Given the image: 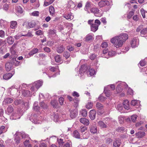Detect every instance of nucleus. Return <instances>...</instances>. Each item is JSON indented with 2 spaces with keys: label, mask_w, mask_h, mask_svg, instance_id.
<instances>
[{
  "label": "nucleus",
  "mask_w": 147,
  "mask_h": 147,
  "mask_svg": "<svg viewBox=\"0 0 147 147\" xmlns=\"http://www.w3.org/2000/svg\"><path fill=\"white\" fill-rule=\"evenodd\" d=\"M22 115V114L20 113L19 110H18L13 114V119H19Z\"/></svg>",
  "instance_id": "9b49d317"
},
{
  "label": "nucleus",
  "mask_w": 147,
  "mask_h": 147,
  "mask_svg": "<svg viewBox=\"0 0 147 147\" xmlns=\"http://www.w3.org/2000/svg\"><path fill=\"white\" fill-rule=\"evenodd\" d=\"M40 107L38 106V102L37 101L34 102L33 107V110L36 112H38L40 109Z\"/></svg>",
  "instance_id": "f8f14e48"
},
{
  "label": "nucleus",
  "mask_w": 147,
  "mask_h": 147,
  "mask_svg": "<svg viewBox=\"0 0 147 147\" xmlns=\"http://www.w3.org/2000/svg\"><path fill=\"white\" fill-rule=\"evenodd\" d=\"M36 25V23L34 21H32L28 23V25L30 28L34 27Z\"/></svg>",
  "instance_id": "a19ab883"
},
{
  "label": "nucleus",
  "mask_w": 147,
  "mask_h": 147,
  "mask_svg": "<svg viewBox=\"0 0 147 147\" xmlns=\"http://www.w3.org/2000/svg\"><path fill=\"white\" fill-rule=\"evenodd\" d=\"M40 107L44 110L47 109L48 107V106L47 104L45 103L44 102H41L39 103Z\"/></svg>",
  "instance_id": "7c9ffc66"
},
{
  "label": "nucleus",
  "mask_w": 147,
  "mask_h": 147,
  "mask_svg": "<svg viewBox=\"0 0 147 147\" xmlns=\"http://www.w3.org/2000/svg\"><path fill=\"white\" fill-rule=\"evenodd\" d=\"M32 118V119H31V120L33 123L35 124L40 123L41 121L39 120L41 118L40 117H39V116H37L36 114H34Z\"/></svg>",
  "instance_id": "f03ea898"
},
{
  "label": "nucleus",
  "mask_w": 147,
  "mask_h": 147,
  "mask_svg": "<svg viewBox=\"0 0 147 147\" xmlns=\"http://www.w3.org/2000/svg\"><path fill=\"white\" fill-rule=\"evenodd\" d=\"M116 54L115 51H111L108 52V55L110 56H114Z\"/></svg>",
  "instance_id": "4d7b16f0"
},
{
  "label": "nucleus",
  "mask_w": 147,
  "mask_h": 147,
  "mask_svg": "<svg viewBox=\"0 0 147 147\" xmlns=\"http://www.w3.org/2000/svg\"><path fill=\"white\" fill-rule=\"evenodd\" d=\"M67 7L68 8L73 9L75 7V5L74 3L71 1H69L67 4Z\"/></svg>",
  "instance_id": "72a5a7b5"
},
{
  "label": "nucleus",
  "mask_w": 147,
  "mask_h": 147,
  "mask_svg": "<svg viewBox=\"0 0 147 147\" xmlns=\"http://www.w3.org/2000/svg\"><path fill=\"white\" fill-rule=\"evenodd\" d=\"M10 28L12 29H15L17 26V23L16 21H12L10 22Z\"/></svg>",
  "instance_id": "c756f323"
},
{
  "label": "nucleus",
  "mask_w": 147,
  "mask_h": 147,
  "mask_svg": "<svg viewBox=\"0 0 147 147\" xmlns=\"http://www.w3.org/2000/svg\"><path fill=\"white\" fill-rule=\"evenodd\" d=\"M96 111L95 109L91 110L89 113V117L91 119L94 120L96 117Z\"/></svg>",
  "instance_id": "39448f33"
},
{
  "label": "nucleus",
  "mask_w": 147,
  "mask_h": 147,
  "mask_svg": "<svg viewBox=\"0 0 147 147\" xmlns=\"http://www.w3.org/2000/svg\"><path fill=\"white\" fill-rule=\"evenodd\" d=\"M5 126L2 125L0 127V135L5 131Z\"/></svg>",
  "instance_id": "3c124183"
},
{
  "label": "nucleus",
  "mask_w": 147,
  "mask_h": 147,
  "mask_svg": "<svg viewBox=\"0 0 147 147\" xmlns=\"http://www.w3.org/2000/svg\"><path fill=\"white\" fill-rule=\"evenodd\" d=\"M70 56V54L67 51H65L63 55V56L65 57L66 59L68 58Z\"/></svg>",
  "instance_id": "c03bdc74"
},
{
  "label": "nucleus",
  "mask_w": 147,
  "mask_h": 147,
  "mask_svg": "<svg viewBox=\"0 0 147 147\" xmlns=\"http://www.w3.org/2000/svg\"><path fill=\"white\" fill-rule=\"evenodd\" d=\"M38 51V49L36 48H34L31 51H30L28 53V55L30 56L37 53Z\"/></svg>",
  "instance_id": "bb28decb"
},
{
  "label": "nucleus",
  "mask_w": 147,
  "mask_h": 147,
  "mask_svg": "<svg viewBox=\"0 0 147 147\" xmlns=\"http://www.w3.org/2000/svg\"><path fill=\"white\" fill-rule=\"evenodd\" d=\"M125 130V128L123 127H119L116 129V130L118 132H121Z\"/></svg>",
  "instance_id": "09e8293b"
},
{
  "label": "nucleus",
  "mask_w": 147,
  "mask_h": 147,
  "mask_svg": "<svg viewBox=\"0 0 147 147\" xmlns=\"http://www.w3.org/2000/svg\"><path fill=\"white\" fill-rule=\"evenodd\" d=\"M65 50V48L63 45H58L56 48V51L59 53H61Z\"/></svg>",
  "instance_id": "423d86ee"
},
{
  "label": "nucleus",
  "mask_w": 147,
  "mask_h": 147,
  "mask_svg": "<svg viewBox=\"0 0 147 147\" xmlns=\"http://www.w3.org/2000/svg\"><path fill=\"white\" fill-rule=\"evenodd\" d=\"M91 6V2H87L85 6V10H86V9H87L89 7Z\"/></svg>",
  "instance_id": "6e6d98bb"
},
{
  "label": "nucleus",
  "mask_w": 147,
  "mask_h": 147,
  "mask_svg": "<svg viewBox=\"0 0 147 147\" xmlns=\"http://www.w3.org/2000/svg\"><path fill=\"white\" fill-rule=\"evenodd\" d=\"M57 142L59 144V147H62L64 144V142L63 141V140L61 138H57Z\"/></svg>",
  "instance_id": "cd10ccee"
},
{
  "label": "nucleus",
  "mask_w": 147,
  "mask_h": 147,
  "mask_svg": "<svg viewBox=\"0 0 147 147\" xmlns=\"http://www.w3.org/2000/svg\"><path fill=\"white\" fill-rule=\"evenodd\" d=\"M123 105L124 108L127 110H128L129 108V102L128 100H125L123 103Z\"/></svg>",
  "instance_id": "aec40b11"
},
{
  "label": "nucleus",
  "mask_w": 147,
  "mask_h": 147,
  "mask_svg": "<svg viewBox=\"0 0 147 147\" xmlns=\"http://www.w3.org/2000/svg\"><path fill=\"white\" fill-rule=\"evenodd\" d=\"M78 114V111L76 109H75L71 111L70 113V116L72 119L75 118Z\"/></svg>",
  "instance_id": "0eeeda50"
},
{
  "label": "nucleus",
  "mask_w": 147,
  "mask_h": 147,
  "mask_svg": "<svg viewBox=\"0 0 147 147\" xmlns=\"http://www.w3.org/2000/svg\"><path fill=\"white\" fill-rule=\"evenodd\" d=\"M22 102V101L21 100H20V99L16 100L14 101V104L16 105H19Z\"/></svg>",
  "instance_id": "de8ad7c7"
},
{
  "label": "nucleus",
  "mask_w": 147,
  "mask_h": 147,
  "mask_svg": "<svg viewBox=\"0 0 147 147\" xmlns=\"http://www.w3.org/2000/svg\"><path fill=\"white\" fill-rule=\"evenodd\" d=\"M13 65L9 62L5 64V68L6 71H9L12 69Z\"/></svg>",
  "instance_id": "2eb2a0df"
},
{
  "label": "nucleus",
  "mask_w": 147,
  "mask_h": 147,
  "mask_svg": "<svg viewBox=\"0 0 147 147\" xmlns=\"http://www.w3.org/2000/svg\"><path fill=\"white\" fill-rule=\"evenodd\" d=\"M7 41L8 44L12 45L14 42V39L11 36H8L7 38Z\"/></svg>",
  "instance_id": "a878e982"
},
{
  "label": "nucleus",
  "mask_w": 147,
  "mask_h": 147,
  "mask_svg": "<svg viewBox=\"0 0 147 147\" xmlns=\"http://www.w3.org/2000/svg\"><path fill=\"white\" fill-rule=\"evenodd\" d=\"M33 84V85L35 86V87L38 89L42 85V81L38 80L34 82Z\"/></svg>",
  "instance_id": "f3484780"
},
{
  "label": "nucleus",
  "mask_w": 147,
  "mask_h": 147,
  "mask_svg": "<svg viewBox=\"0 0 147 147\" xmlns=\"http://www.w3.org/2000/svg\"><path fill=\"white\" fill-rule=\"evenodd\" d=\"M98 25L95 24H92L91 27V30L94 32H95L98 29Z\"/></svg>",
  "instance_id": "412c9836"
},
{
  "label": "nucleus",
  "mask_w": 147,
  "mask_h": 147,
  "mask_svg": "<svg viewBox=\"0 0 147 147\" xmlns=\"http://www.w3.org/2000/svg\"><path fill=\"white\" fill-rule=\"evenodd\" d=\"M90 11L91 13H93L96 16H98L99 15V10L96 7L91 8L90 9Z\"/></svg>",
  "instance_id": "20e7f679"
},
{
  "label": "nucleus",
  "mask_w": 147,
  "mask_h": 147,
  "mask_svg": "<svg viewBox=\"0 0 147 147\" xmlns=\"http://www.w3.org/2000/svg\"><path fill=\"white\" fill-rule=\"evenodd\" d=\"M140 33L141 34L145 35L147 33V28H145L143 29L141 31Z\"/></svg>",
  "instance_id": "864d4df0"
},
{
  "label": "nucleus",
  "mask_w": 147,
  "mask_h": 147,
  "mask_svg": "<svg viewBox=\"0 0 147 147\" xmlns=\"http://www.w3.org/2000/svg\"><path fill=\"white\" fill-rule=\"evenodd\" d=\"M87 129V127L85 126H81L80 127V130L82 133L84 132Z\"/></svg>",
  "instance_id": "8fccbe9b"
},
{
  "label": "nucleus",
  "mask_w": 147,
  "mask_h": 147,
  "mask_svg": "<svg viewBox=\"0 0 147 147\" xmlns=\"http://www.w3.org/2000/svg\"><path fill=\"white\" fill-rule=\"evenodd\" d=\"M128 36L126 33H121L119 36H115L111 40V42L117 48L121 47L124 42L127 40Z\"/></svg>",
  "instance_id": "f257e3e1"
},
{
  "label": "nucleus",
  "mask_w": 147,
  "mask_h": 147,
  "mask_svg": "<svg viewBox=\"0 0 147 147\" xmlns=\"http://www.w3.org/2000/svg\"><path fill=\"white\" fill-rule=\"evenodd\" d=\"M96 106L97 108L99 110H102L104 107L103 105L99 102L96 103Z\"/></svg>",
  "instance_id": "473e14b6"
},
{
  "label": "nucleus",
  "mask_w": 147,
  "mask_h": 147,
  "mask_svg": "<svg viewBox=\"0 0 147 147\" xmlns=\"http://www.w3.org/2000/svg\"><path fill=\"white\" fill-rule=\"evenodd\" d=\"M22 94L24 96L28 97L31 95V93L28 90H23L22 91Z\"/></svg>",
  "instance_id": "4be33fe9"
},
{
  "label": "nucleus",
  "mask_w": 147,
  "mask_h": 147,
  "mask_svg": "<svg viewBox=\"0 0 147 147\" xmlns=\"http://www.w3.org/2000/svg\"><path fill=\"white\" fill-rule=\"evenodd\" d=\"M55 61L58 63H60L61 61V59L60 55H58L55 56Z\"/></svg>",
  "instance_id": "ea45409f"
},
{
  "label": "nucleus",
  "mask_w": 147,
  "mask_h": 147,
  "mask_svg": "<svg viewBox=\"0 0 147 147\" xmlns=\"http://www.w3.org/2000/svg\"><path fill=\"white\" fill-rule=\"evenodd\" d=\"M14 140L16 143L17 144L20 143V138L19 136L18 135L17 133L15 134Z\"/></svg>",
  "instance_id": "58836bf2"
},
{
  "label": "nucleus",
  "mask_w": 147,
  "mask_h": 147,
  "mask_svg": "<svg viewBox=\"0 0 147 147\" xmlns=\"http://www.w3.org/2000/svg\"><path fill=\"white\" fill-rule=\"evenodd\" d=\"M121 143L120 140L119 138H117L113 141V145L114 147H119Z\"/></svg>",
  "instance_id": "9d476101"
},
{
  "label": "nucleus",
  "mask_w": 147,
  "mask_h": 147,
  "mask_svg": "<svg viewBox=\"0 0 147 147\" xmlns=\"http://www.w3.org/2000/svg\"><path fill=\"white\" fill-rule=\"evenodd\" d=\"M137 117V116L136 115H132L131 117V119L132 121L134 122L136 120Z\"/></svg>",
  "instance_id": "052dcab7"
},
{
  "label": "nucleus",
  "mask_w": 147,
  "mask_h": 147,
  "mask_svg": "<svg viewBox=\"0 0 147 147\" xmlns=\"http://www.w3.org/2000/svg\"><path fill=\"white\" fill-rule=\"evenodd\" d=\"M49 10L50 14L51 15L53 16L55 14V9L53 6L51 5L49 7Z\"/></svg>",
  "instance_id": "c9c22d12"
},
{
  "label": "nucleus",
  "mask_w": 147,
  "mask_h": 147,
  "mask_svg": "<svg viewBox=\"0 0 147 147\" xmlns=\"http://www.w3.org/2000/svg\"><path fill=\"white\" fill-rule=\"evenodd\" d=\"M89 74L91 76L93 75L95 73V71L94 69H90L89 71Z\"/></svg>",
  "instance_id": "bf43d9fd"
},
{
  "label": "nucleus",
  "mask_w": 147,
  "mask_h": 147,
  "mask_svg": "<svg viewBox=\"0 0 147 147\" xmlns=\"http://www.w3.org/2000/svg\"><path fill=\"white\" fill-rule=\"evenodd\" d=\"M73 136L77 139H80L81 136L80 134L77 130H75L73 132Z\"/></svg>",
  "instance_id": "b1692460"
},
{
  "label": "nucleus",
  "mask_w": 147,
  "mask_h": 147,
  "mask_svg": "<svg viewBox=\"0 0 147 147\" xmlns=\"http://www.w3.org/2000/svg\"><path fill=\"white\" fill-rule=\"evenodd\" d=\"M80 121L85 125H88L90 123L88 120L85 118H80Z\"/></svg>",
  "instance_id": "1a4fd4ad"
},
{
  "label": "nucleus",
  "mask_w": 147,
  "mask_h": 147,
  "mask_svg": "<svg viewBox=\"0 0 147 147\" xmlns=\"http://www.w3.org/2000/svg\"><path fill=\"white\" fill-rule=\"evenodd\" d=\"M39 12L38 11H34L32 13V15L34 16H39Z\"/></svg>",
  "instance_id": "e2e57ef3"
},
{
  "label": "nucleus",
  "mask_w": 147,
  "mask_h": 147,
  "mask_svg": "<svg viewBox=\"0 0 147 147\" xmlns=\"http://www.w3.org/2000/svg\"><path fill=\"white\" fill-rule=\"evenodd\" d=\"M145 133L144 131H139L136 134V136L138 138H141L145 136Z\"/></svg>",
  "instance_id": "5701e85b"
},
{
  "label": "nucleus",
  "mask_w": 147,
  "mask_h": 147,
  "mask_svg": "<svg viewBox=\"0 0 147 147\" xmlns=\"http://www.w3.org/2000/svg\"><path fill=\"white\" fill-rule=\"evenodd\" d=\"M104 93L107 97H109L111 95V93L110 91L107 88H104Z\"/></svg>",
  "instance_id": "6ab92c4d"
},
{
  "label": "nucleus",
  "mask_w": 147,
  "mask_h": 147,
  "mask_svg": "<svg viewBox=\"0 0 147 147\" xmlns=\"http://www.w3.org/2000/svg\"><path fill=\"white\" fill-rule=\"evenodd\" d=\"M67 49L70 52L73 51L74 49V48L70 45L67 46Z\"/></svg>",
  "instance_id": "338daca9"
},
{
  "label": "nucleus",
  "mask_w": 147,
  "mask_h": 147,
  "mask_svg": "<svg viewBox=\"0 0 147 147\" xmlns=\"http://www.w3.org/2000/svg\"><path fill=\"white\" fill-rule=\"evenodd\" d=\"M71 142H66L65 143L62 147H70L71 146Z\"/></svg>",
  "instance_id": "49530a36"
},
{
  "label": "nucleus",
  "mask_w": 147,
  "mask_h": 147,
  "mask_svg": "<svg viewBox=\"0 0 147 147\" xmlns=\"http://www.w3.org/2000/svg\"><path fill=\"white\" fill-rule=\"evenodd\" d=\"M134 11H130L127 14V17L128 19H130L132 16L134 15Z\"/></svg>",
  "instance_id": "a18cd8bd"
},
{
  "label": "nucleus",
  "mask_w": 147,
  "mask_h": 147,
  "mask_svg": "<svg viewBox=\"0 0 147 147\" xmlns=\"http://www.w3.org/2000/svg\"><path fill=\"white\" fill-rule=\"evenodd\" d=\"M138 101L136 100H132L131 102V104L132 105L135 106L137 104Z\"/></svg>",
  "instance_id": "774afa93"
},
{
  "label": "nucleus",
  "mask_w": 147,
  "mask_h": 147,
  "mask_svg": "<svg viewBox=\"0 0 147 147\" xmlns=\"http://www.w3.org/2000/svg\"><path fill=\"white\" fill-rule=\"evenodd\" d=\"M13 111V109L11 105L8 106L6 111V113L8 115L12 113Z\"/></svg>",
  "instance_id": "393cba45"
},
{
  "label": "nucleus",
  "mask_w": 147,
  "mask_h": 147,
  "mask_svg": "<svg viewBox=\"0 0 147 147\" xmlns=\"http://www.w3.org/2000/svg\"><path fill=\"white\" fill-rule=\"evenodd\" d=\"M16 60V58H13L11 60L10 62H9L11 63L12 65H15Z\"/></svg>",
  "instance_id": "5fc2aeb1"
},
{
  "label": "nucleus",
  "mask_w": 147,
  "mask_h": 147,
  "mask_svg": "<svg viewBox=\"0 0 147 147\" xmlns=\"http://www.w3.org/2000/svg\"><path fill=\"white\" fill-rule=\"evenodd\" d=\"M140 11L143 18H145V10L142 8L140 9Z\"/></svg>",
  "instance_id": "13d9d810"
},
{
  "label": "nucleus",
  "mask_w": 147,
  "mask_h": 147,
  "mask_svg": "<svg viewBox=\"0 0 147 147\" xmlns=\"http://www.w3.org/2000/svg\"><path fill=\"white\" fill-rule=\"evenodd\" d=\"M51 103L53 107L56 108L57 107L58 103L57 101L56 100H52Z\"/></svg>",
  "instance_id": "f704fd0d"
},
{
  "label": "nucleus",
  "mask_w": 147,
  "mask_h": 147,
  "mask_svg": "<svg viewBox=\"0 0 147 147\" xmlns=\"http://www.w3.org/2000/svg\"><path fill=\"white\" fill-rule=\"evenodd\" d=\"M90 130V132L92 134H95L97 132V129L96 127L93 125H91L89 127Z\"/></svg>",
  "instance_id": "4468645a"
},
{
  "label": "nucleus",
  "mask_w": 147,
  "mask_h": 147,
  "mask_svg": "<svg viewBox=\"0 0 147 147\" xmlns=\"http://www.w3.org/2000/svg\"><path fill=\"white\" fill-rule=\"evenodd\" d=\"M127 93L128 94L132 95L133 94V91L131 89L129 88L127 90Z\"/></svg>",
  "instance_id": "680f3d73"
},
{
  "label": "nucleus",
  "mask_w": 147,
  "mask_h": 147,
  "mask_svg": "<svg viewBox=\"0 0 147 147\" xmlns=\"http://www.w3.org/2000/svg\"><path fill=\"white\" fill-rule=\"evenodd\" d=\"M136 38H134L133 40L131 41L130 42L131 45V47H136Z\"/></svg>",
  "instance_id": "c85d7f7f"
},
{
  "label": "nucleus",
  "mask_w": 147,
  "mask_h": 147,
  "mask_svg": "<svg viewBox=\"0 0 147 147\" xmlns=\"http://www.w3.org/2000/svg\"><path fill=\"white\" fill-rule=\"evenodd\" d=\"M20 135L22 138H28V134H26L24 132H20Z\"/></svg>",
  "instance_id": "37998d69"
},
{
  "label": "nucleus",
  "mask_w": 147,
  "mask_h": 147,
  "mask_svg": "<svg viewBox=\"0 0 147 147\" xmlns=\"http://www.w3.org/2000/svg\"><path fill=\"white\" fill-rule=\"evenodd\" d=\"M92 102H89L88 104L86 105V107L87 109H90L92 108Z\"/></svg>",
  "instance_id": "603ef678"
},
{
  "label": "nucleus",
  "mask_w": 147,
  "mask_h": 147,
  "mask_svg": "<svg viewBox=\"0 0 147 147\" xmlns=\"http://www.w3.org/2000/svg\"><path fill=\"white\" fill-rule=\"evenodd\" d=\"M59 100L60 104L61 105H62L63 102L64 98L62 97H61L59 98Z\"/></svg>",
  "instance_id": "69168bd1"
},
{
  "label": "nucleus",
  "mask_w": 147,
  "mask_h": 147,
  "mask_svg": "<svg viewBox=\"0 0 147 147\" xmlns=\"http://www.w3.org/2000/svg\"><path fill=\"white\" fill-rule=\"evenodd\" d=\"M98 99L101 102H103L105 100L107 99V98L103 96L102 95V94H101L98 97Z\"/></svg>",
  "instance_id": "79ce46f5"
},
{
  "label": "nucleus",
  "mask_w": 147,
  "mask_h": 147,
  "mask_svg": "<svg viewBox=\"0 0 147 147\" xmlns=\"http://www.w3.org/2000/svg\"><path fill=\"white\" fill-rule=\"evenodd\" d=\"M56 32V30L53 29V30H49V33L52 35L55 34Z\"/></svg>",
  "instance_id": "0e129e2a"
},
{
  "label": "nucleus",
  "mask_w": 147,
  "mask_h": 147,
  "mask_svg": "<svg viewBox=\"0 0 147 147\" xmlns=\"http://www.w3.org/2000/svg\"><path fill=\"white\" fill-rule=\"evenodd\" d=\"M98 124L102 128H106L107 127V125H106L103 122L100 121L98 122Z\"/></svg>",
  "instance_id": "e433bc0d"
},
{
  "label": "nucleus",
  "mask_w": 147,
  "mask_h": 147,
  "mask_svg": "<svg viewBox=\"0 0 147 147\" xmlns=\"http://www.w3.org/2000/svg\"><path fill=\"white\" fill-rule=\"evenodd\" d=\"M80 114L84 117H86L87 115V112L85 109H83L80 112Z\"/></svg>",
  "instance_id": "4c0bfd02"
},
{
  "label": "nucleus",
  "mask_w": 147,
  "mask_h": 147,
  "mask_svg": "<svg viewBox=\"0 0 147 147\" xmlns=\"http://www.w3.org/2000/svg\"><path fill=\"white\" fill-rule=\"evenodd\" d=\"M98 5L100 7H102L109 5V2L107 0H101L98 3Z\"/></svg>",
  "instance_id": "7ed1b4c3"
},
{
  "label": "nucleus",
  "mask_w": 147,
  "mask_h": 147,
  "mask_svg": "<svg viewBox=\"0 0 147 147\" xmlns=\"http://www.w3.org/2000/svg\"><path fill=\"white\" fill-rule=\"evenodd\" d=\"M89 66H87L85 65H83L81 66L80 69V73H82L85 72L87 70Z\"/></svg>",
  "instance_id": "a211bd4d"
},
{
  "label": "nucleus",
  "mask_w": 147,
  "mask_h": 147,
  "mask_svg": "<svg viewBox=\"0 0 147 147\" xmlns=\"http://www.w3.org/2000/svg\"><path fill=\"white\" fill-rule=\"evenodd\" d=\"M13 74L11 73H8L5 74L3 75V79L7 80L10 79L13 75Z\"/></svg>",
  "instance_id": "ddd939ff"
},
{
  "label": "nucleus",
  "mask_w": 147,
  "mask_h": 147,
  "mask_svg": "<svg viewBox=\"0 0 147 147\" xmlns=\"http://www.w3.org/2000/svg\"><path fill=\"white\" fill-rule=\"evenodd\" d=\"M93 36L90 34H87L85 38V41L90 42H92L94 39Z\"/></svg>",
  "instance_id": "6e6552de"
},
{
  "label": "nucleus",
  "mask_w": 147,
  "mask_h": 147,
  "mask_svg": "<svg viewBox=\"0 0 147 147\" xmlns=\"http://www.w3.org/2000/svg\"><path fill=\"white\" fill-rule=\"evenodd\" d=\"M63 17L68 20H71L73 18V16L71 14H65Z\"/></svg>",
  "instance_id": "2f4dec72"
},
{
  "label": "nucleus",
  "mask_w": 147,
  "mask_h": 147,
  "mask_svg": "<svg viewBox=\"0 0 147 147\" xmlns=\"http://www.w3.org/2000/svg\"><path fill=\"white\" fill-rule=\"evenodd\" d=\"M13 101V98L10 97H8L5 98L3 102V104H8L12 103Z\"/></svg>",
  "instance_id": "dca6fc26"
}]
</instances>
